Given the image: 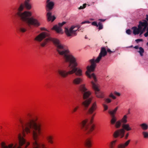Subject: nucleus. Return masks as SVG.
Segmentation results:
<instances>
[{"mask_svg":"<svg viewBox=\"0 0 148 148\" xmlns=\"http://www.w3.org/2000/svg\"><path fill=\"white\" fill-rule=\"evenodd\" d=\"M134 48L137 50V51L139 52L141 56H143V53L144 52V50L141 47H134Z\"/></svg>","mask_w":148,"mask_h":148,"instance_id":"obj_21","label":"nucleus"},{"mask_svg":"<svg viewBox=\"0 0 148 148\" xmlns=\"http://www.w3.org/2000/svg\"><path fill=\"white\" fill-rule=\"evenodd\" d=\"M83 81L82 78L79 77L74 79L72 80V83L74 85H79L81 84Z\"/></svg>","mask_w":148,"mask_h":148,"instance_id":"obj_15","label":"nucleus"},{"mask_svg":"<svg viewBox=\"0 0 148 148\" xmlns=\"http://www.w3.org/2000/svg\"><path fill=\"white\" fill-rule=\"evenodd\" d=\"M49 34L47 32H42L37 36L35 38V40L38 41H41L46 37L48 38L45 39L41 43V46H44L47 45L51 42H53L56 46H63L57 39L49 37Z\"/></svg>","mask_w":148,"mask_h":148,"instance_id":"obj_4","label":"nucleus"},{"mask_svg":"<svg viewBox=\"0 0 148 148\" xmlns=\"http://www.w3.org/2000/svg\"><path fill=\"white\" fill-rule=\"evenodd\" d=\"M66 23L65 22H63L62 23H59L58 25H56L54 26L53 29L55 30L58 33H60L62 31L61 27Z\"/></svg>","mask_w":148,"mask_h":148,"instance_id":"obj_13","label":"nucleus"},{"mask_svg":"<svg viewBox=\"0 0 148 148\" xmlns=\"http://www.w3.org/2000/svg\"><path fill=\"white\" fill-rule=\"evenodd\" d=\"M23 135L19 134L18 136V139L19 143V146L17 145L16 144L14 145L13 144H10L8 145H6L5 143L4 142H2L1 143V146L2 148H21V146L23 144H25V147L26 148L29 144V143L27 142L26 143L25 139L24 138L23 136H25L24 134Z\"/></svg>","mask_w":148,"mask_h":148,"instance_id":"obj_7","label":"nucleus"},{"mask_svg":"<svg viewBox=\"0 0 148 148\" xmlns=\"http://www.w3.org/2000/svg\"><path fill=\"white\" fill-rule=\"evenodd\" d=\"M109 97H110L112 98L113 99H116V97L114 96L112 93H111Z\"/></svg>","mask_w":148,"mask_h":148,"instance_id":"obj_36","label":"nucleus"},{"mask_svg":"<svg viewBox=\"0 0 148 148\" xmlns=\"http://www.w3.org/2000/svg\"><path fill=\"white\" fill-rule=\"evenodd\" d=\"M116 49H113L111 50L110 49H107V51L109 53H114L115 52Z\"/></svg>","mask_w":148,"mask_h":148,"instance_id":"obj_31","label":"nucleus"},{"mask_svg":"<svg viewBox=\"0 0 148 148\" xmlns=\"http://www.w3.org/2000/svg\"><path fill=\"white\" fill-rule=\"evenodd\" d=\"M130 141V140L129 139L125 143H122L119 144L117 147V148H125L129 145Z\"/></svg>","mask_w":148,"mask_h":148,"instance_id":"obj_18","label":"nucleus"},{"mask_svg":"<svg viewBox=\"0 0 148 148\" xmlns=\"http://www.w3.org/2000/svg\"><path fill=\"white\" fill-rule=\"evenodd\" d=\"M129 135V132H128L126 133V134H125L124 136V139L125 140H127L128 138Z\"/></svg>","mask_w":148,"mask_h":148,"instance_id":"obj_30","label":"nucleus"},{"mask_svg":"<svg viewBox=\"0 0 148 148\" xmlns=\"http://www.w3.org/2000/svg\"><path fill=\"white\" fill-rule=\"evenodd\" d=\"M99 20L101 22H104L105 21V19H99Z\"/></svg>","mask_w":148,"mask_h":148,"instance_id":"obj_43","label":"nucleus"},{"mask_svg":"<svg viewBox=\"0 0 148 148\" xmlns=\"http://www.w3.org/2000/svg\"><path fill=\"white\" fill-rule=\"evenodd\" d=\"M41 30H46V29L44 27L41 28Z\"/></svg>","mask_w":148,"mask_h":148,"instance_id":"obj_46","label":"nucleus"},{"mask_svg":"<svg viewBox=\"0 0 148 148\" xmlns=\"http://www.w3.org/2000/svg\"><path fill=\"white\" fill-rule=\"evenodd\" d=\"M84 145L88 148L91 147V140L90 138H88L86 139L84 142Z\"/></svg>","mask_w":148,"mask_h":148,"instance_id":"obj_19","label":"nucleus"},{"mask_svg":"<svg viewBox=\"0 0 148 148\" xmlns=\"http://www.w3.org/2000/svg\"><path fill=\"white\" fill-rule=\"evenodd\" d=\"M138 27V28L136 27H132V29L133 30V33L135 35H137L139 34H140V35H141L142 34L141 33L142 30L139 27Z\"/></svg>","mask_w":148,"mask_h":148,"instance_id":"obj_16","label":"nucleus"},{"mask_svg":"<svg viewBox=\"0 0 148 148\" xmlns=\"http://www.w3.org/2000/svg\"><path fill=\"white\" fill-rule=\"evenodd\" d=\"M141 128L143 130H146L148 129V125L146 123H143L140 125Z\"/></svg>","mask_w":148,"mask_h":148,"instance_id":"obj_23","label":"nucleus"},{"mask_svg":"<svg viewBox=\"0 0 148 148\" xmlns=\"http://www.w3.org/2000/svg\"><path fill=\"white\" fill-rule=\"evenodd\" d=\"M126 33L130 35L131 34V31L130 29H128L126 30Z\"/></svg>","mask_w":148,"mask_h":148,"instance_id":"obj_37","label":"nucleus"},{"mask_svg":"<svg viewBox=\"0 0 148 148\" xmlns=\"http://www.w3.org/2000/svg\"><path fill=\"white\" fill-rule=\"evenodd\" d=\"M91 24L92 25L96 26L97 27H98V24L96 21H94L92 22Z\"/></svg>","mask_w":148,"mask_h":148,"instance_id":"obj_35","label":"nucleus"},{"mask_svg":"<svg viewBox=\"0 0 148 148\" xmlns=\"http://www.w3.org/2000/svg\"><path fill=\"white\" fill-rule=\"evenodd\" d=\"M29 1H30L25 0L24 2V4H21L20 5V7H19V8H18V9L19 8H20V7L21 5H23V10L24 8V6L27 9H28V10L32 8V6H31V5L29 3ZM23 10H22V11Z\"/></svg>","mask_w":148,"mask_h":148,"instance_id":"obj_17","label":"nucleus"},{"mask_svg":"<svg viewBox=\"0 0 148 148\" xmlns=\"http://www.w3.org/2000/svg\"><path fill=\"white\" fill-rule=\"evenodd\" d=\"M97 108V103L96 102L93 103L91 106L88 109V112L90 114H92L96 110Z\"/></svg>","mask_w":148,"mask_h":148,"instance_id":"obj_14","label":"nucleus"},{"mask_svg":"<svg viewBox=\"0 0 148 148\" xmlns=\"http://www.w3.org/2000/svg\"><path fill=\"white\" fill-rule=\"evenodd\" d=\"M146 30L147 32L144 34V36L145 37H147L148 36V28H147Z\"/></svg>","mask_w":148,"mask_h":148,"instance_id":"obj_39","label":"nucleus"},{"mask_svg":"<svg viewBox=\"0 0 148 148\" xmlns=\"http://www.w3.org/2000/svg\"><path fill=\"white\" fill-rule=\"evenodd\" d=\"M107 54V52L106 49L104 47L101 48V52L98 56L96 59H92L90 60V62L91 65L88 66L87 67V71L86 72V75L89 78H93L94 81L96 82L97 80L94 73L90 74V72L93 71L96 66V63H98L99 62L102 57L106 56Z\"/></svg>","mask_w":148,"mask_h":148,"instance_id":"obj_3","label":"nucleus"},{"mask_svg":"<svg viewBox=\"0 0 148 148\" xmlns=\"http://www.w3.org/2000/svg\"><path fill=\"white\" fill-rule=\"evenodd\" d=\"M121 125V122L120 121H118L115 123V127L117 128H120Z\"/></svg>","mask_w":148,"mask_h":148,"instance_id":"obj_27","label":"nucleus"},{"mask_svg":"<svg viewBox=\"0 0 148 148\" xmlns=\"http://www.w3.org/2000/svg\"><path fill=\"white\" fill-rule=\"evenodd\" d=\"M77 30L75 25L72 26L69 29L66 27L65 28V33L68 36H76V32Z\"/></svg>","mask_w":148,"mask_h":148,"instance_id":"obj_10","label":"nucleus"},{"mask_svg":"<svg viewBox=\"0 0 148 148\" xmlns=\"http://www.w3.org/2000/svg\"><path fill=\"white\" fill-rule=\"evenodd\" d=\"M56 49L59 54L63 56L65 61L68 63V67L70 70L67 72L64 70L58 69L57 71L58 74L62 78H65L68 75H71L74 73L76 76H82L83 75L82 70L77 67V63L76 59L71 54L69 50L64 47H57Z\"/></svg>","mask_w":148,"mask_h":148,"instance_id":"obj_1","label":"nucleus"},{"mask_svg":"<svg viewBox=\"0 0 148 148\" xmlns=\"http://www.w3.org/2000/svg\"><path fill=\"white\" fill-rule=\"evenodd\" d=\"M117 141V139H115L110 142L109 145V148H114L116 145Z\"/></svg>","mask_w":148,"mask_h":148,"instance_id":"obj_22","label":"nucleus"},{"mask_svg":"<svg viewBox=\"0 0 148 148\" xmlns=\"http://www.w3.org/2000/svg\"><path fill=\"white\" fill-rule=\"evenodd\" d=\"M98 26H99L98 29L99 30H101L103 28V25L102 24V23L101 22H99L98 23Z\"/></svg>","mask_w":148,"mask_h":148,"instance_id":"obj_29","label":"nucleus"},{"mask_svg":"<svg viewBox=\"0 0 148 148\" xmlns=\"http://www.w3.org/2000/svg\"><path fill=\"white\" fill-rule=\"evenodd\" d=\"M86 4H84L83 5V8H85L86 7Z\"/></svg>","mask_w":148,"mask_h":148,"instance_id":"obj_44","label":"nucleus"},{"mask_svg":"<svg viewBox=\"0 0 148 148\" xmlns=\"http://www.w3.org/2000/svg\"><path fill=\"white\" fill-rule=\"evenodd\" d=\"M84 8H83V6H81L79 8V9H84Z\"/></svg>","mask_w":148,"mask_h":148,"instance_id":"obj_45","label":"nucleus"},{"mask_svg":"<svg viewBox=\"0 0 148 148\" xmlns=\"http://www.w3.org/2000/svg\"><path fill=\"white\" fill-rule=\"evenodd\" d=\"M79 106H77L74 108L73 110V112H76L78 109L79 108Z\"/></svg>","mask_w":148,"mask_h":148,"instance_id":"obj_32","label":"nucleus"},{"mask_svg":"<svg viewBox=\"0 0 148 148\" xmlns=\"http://www.w3.org/2000/svg\"><path fill=\"white\" fill-rule=\"evenodd\" d=\"M0 128H2V126H0Z\"/></svg>","mask_w":148,"mask_h":148,"instance_id":"obj_48","label":"nucleus"},{"mask_svg":"<svg viewBox=\"0 0 148 148\" xmlns=\"http://www.w3.org/2000/svg\"><path fill=\"white\" fill-rule=\"evenodd\" d=\"M147 45H148V42L147 43Z\"/></svg>","mask_w":148,"mask_h":148,"instance_id":"obj_49","label":"nucleus"},{"mask_svg":"<svg viewBox=\"0 0 148 148\" xmlns=\"http://www.w3.org/2000/svg\"><path fill=\"white\" fill-rule=\"evenodd\" d=\"M136 42L137 43H138L140 41H143V40L142 39H138L137 40H136Z\"/></svg>","mask_w":148,"mask_h":148,"instance_id":"obj_41","label":"nucleus"},{"mask_svg":"<svg viewBox=\"0 0 148 148\" xmlns=\"http://www.w3.org/2000/svg\"><path fill=\"white\" fill-rule=\"evenodd\" d=\"M127 116L126 115H125L122 119L121 121L123 124H125L127 122Z\"/></svg>","mask_w":148,"mask_h":148,"instance_id":"obj_26","label":"nucleus"},{"mask_svg":"<svg viewBox=\"0 0 148 148\" xmlns=\"http://www.w3.org/2000/svg\"><path fill=\"white\" fill-rule=\"evenodd\" d=\"M114 94L118 96H120V93L119 92H116V91H115L114 92Z\"/></svg>","mask_w":148,"mask_h":148,"instance_id":"obj_40","label":"nucleus"},{"mask_svg":"<svg viewBox=\"0 0 148 148\" xmlns=\"http://www.w3.org/2000/svg\"><path fill=\"white\" fill-rule=\"evenodd\" d=\"M147 25L148 23L146 20H143V21H139V25L138 27H139L142 30L141 34H143V32H145L146 29H147Z\"/></svg>","mask_w":148,"mask_h":148,"instance_id":"obj_12","label":"nucleus"},{"mask_svg":"<svg viewBox=\"0 0 148 148\" xmlns=\"http://www.w3.org/2000/svg\"><path fill=\"white\" fill-rule=\"evenodd\" d=\"M75 26L77 28V30H78L81 27V26L79 25Z\"/></svg>","mask_w":148,"mask_h":148,"instance_id":"obj_42","label":"nucleus"},{"mask_svg":"<svg viewBox=\"0 0 148 148\" xmlns=\"http://www.w3.org/2000/svg\"><path fill=\"white\" fill-rule=\"evenodd\" d=\"M130 110H129V111H128V114H130Z\"/></svg>","mask_w":148,"mask_h":148,"instance_id":"obj_47","label":"nucleus"},{"mask_svg":"<svg viewBox=\"0 0 148 148\" xmlns=\"http://www.w3.org/2000/svg\"><path fill=\"white\" fill-rule=\"evenodd\" d=\"M118 108V107H116L114 110L112 111H109V113L112 116H115L114 114L116 113V111Z\"/></svg>","mask_w":148,"mask_h":148,"instance_id":"obj_24","label":"nucleus"},{"mask_svg":"<svg viewBox=\"0 0 148 148\" xmlns=\"http://www.w3.org/2000/svg\"><path fill=\"white\" fill-rule=\"evenodd\" d=\"M23 8V5H21L18 9V12L17 13V15L21 19L26 22V23L22 22L19 25L18 29L22 33L26 32L28 27L31 28L32 25L36 27H38L40 25V23L37 19L32 17H30L32 15L31 12L25 11L22 12Z\"/></svg>","mask_w":148,"mask_h":148,"instance_id":"obj_2","label":"nucleus"},{"mask_svg":"<svg viewBox=\"0 0 148 148\" xmlns=\"http://www.w3.org/2000/svg\"><path fill=\"white\" fill-rule=\"evenodd\" d=\"M46 139L48 142L51 144L53 143V136L51 135H47L46 137Z\"/></svg>","mask_w":148,"mask_h":148,"instance_id":"obj_20","label":"nucleus"},{"mask_svg":"<svg viewBox=\"0 0 148 148\" xmlns=\"http://www.w3.org/2000/svg\"><path fill=\"white\" fill-rule=\"evenodd\" d=\"M91 83L96 96L99 98H103V96L102 92L100 91L99 85L94 83L93 81H92Z\"/></svg>","mask_w":148,"mask_h":148,"instance_id":"obj_11","label":"nucleus"},{"mask_svg":"<svg viewBox=\"0 0 148 148\" xmlns=\"http://www.w3.org/2000/svg\"><path fill=\"white\" fill-rule=\"evenodd\" d=\"M95 114H93L89 120H84L80 123L81 128L86 134L91 133L95 129V125L93 123V121Z\"/></svg>","mask_w":148,"mask_h":148,"instance_id":"obj_6","label":"nucleus"},{"mask_svg":"<svg viewBox=\"0 0 148 148\" xmlns=\"http://www.w3.org/2000/svg\"><path fill=\"white\" fill-rule=\"evenodd\" d=\"M112 116V119L110 120V123L112 125L114 124L116 122V118L115 116Z\"/></svg>","mask_w":148,"mask_h":148,"instance_id":"obj_25","label":"nucleus"},{"mask_svg":"<svg viewBox=\"0 0 148 148\" xmlns=\"http://www.w3.org/2000/svg\"><path fill=\"white\" fill-rule=\"evenodd\" d=\"M105 101L107 103H108L111 102V100L109 98H107L105 99Z\"/></svg>","mask_w":148,"mask_h":148,"instance_id":"obj_34","label":"nucleus"},{"mask_svg":"<svg viewBox=\"0 0 148 148\" xmlns=\"http://www.w3.org/2000/svg\"><path fill=\"white\" fill-rule=\"evenodd\" d=\"M90 23V22L88 21H85L83 22H82L81 23V24L82 25L85 24V23Z\"/></svg>","mask_w":148,"mask_h":148,"instance_id":"obj_38","label":"nucleus"},{"mask_svg":"<svg viewBox=\"0 0 148 148\" xmlns=\"http://www.w3.org/2000/svg\"><path fill=\"white\" fill-rule=\"evenodd\" d=\"M47 3L46 10L48 12L47 14V20L48 21L53 22L56 19V17L54 16H52V13L50 11L53 8L54 3L52 1H50V0H47Z\"/></svg>","mask_w":148,"mask_h":148,"instance_id":"obj_9","label":"nucleus"},{"mask_svg":"<svg viewBox=\"0 0 148 148\" xmlns=\"http://www.w3.org/2000/svg\"><path fill=\"white\" fill-rule=\"evenodd\" d=\"M103 106L104 108V110L106 111L108 110V106L106 104H103Z\"/></svg>","mask_w":148,"mask_h":148,"instance_id":"obj_33","label":"nucleus"},{"mask_svg":"<svg viewBox=\"0 0 148 148\" xmlns=\"http://www.w3.org/2000/svg\"><path fill=\"white\" fill-rule=\"evenodd\" d=\"M79 89L83 95L84 100L82 103V106L84 110H87L92 100V98L89 97L91 93L90 91H87V89L84 84L80 85Z\"/></svg>","mask_w":148,"mask_h":148,"instance_id":"obj_5","label":"nucleus"},{"mask_svg":"<svg viewBox=\"0 0 148 148\" xmlns=\"http://www.w3.org/2000/svg\"><path fill=\"white\" fill-rule=\"evenodd\" d=\"M121 129L116 130L114 133L113 136L114 138H116L120 136L121 138L124 137L125 130L129 131L132 130L129 124H123Z\"/></svg>","mask_w":148,"mask_h":148,"instance_id":"obj_8","label":"nucleus"},{"mask_svg":"<svg viewBox=\"0 0 148 148\" xmlns=\"http://www.w3.org/2000/svg\"><path fill=\"white\" fill-rule=\"evenodd\" d=\"M130 46L132 47V46H133V45H131Z\"/></svg>","mask_w":148,"mask_h":148,"instance_id":"obj_50","label":"nucleus"},{"mask_svg":"<svg viewBox=\"0 0 148 148\" xmlns=\"http://www.w3.org/2000/svg\"><path fill=\"white\" fill-rule=\"evenodd\" d=\"M142 134L145 138H148V132L145 131L143 132Z\"/></svg>","mask_w":148,"mask_h":148,"instance_id":"obj_28","label":"nucleus"}]
</instances>
